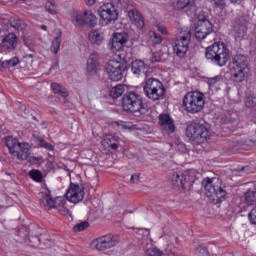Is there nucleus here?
<instances>
[{"label":"nucleus","instance_id":"obj_1","mask_svg":"<svg viewBox=\"0 0 256 256\" xmlns=\"http://www.w3.org/2000/svg\"><path fill=\"white\" fill-rule=\"evenodd\" d=\"M202 185L207 197L215 204L222 203L227 197V191L223 189V181L218 177L204 178Z\"/></svg>","mask_w":256,"mask_h":256},{"label":"nucleus","instance_id":"obj_2","mask_svg":"<svg viewBox=\"0 0 256 256\" xmlns=\"http://www.w3.org/2000/svg\"><path fill=\"white\" fill-rule=\"evenodd\" d=\"M122 107L126 113H139V115L149 113V107L143 103V97L135 92H129L123 96Z\"/></svg>","mask_w":256,"mask_h":256},{"label":"nucleus","instance_id":"obj_3","mask_svg":"<svg viewBox=\"0 0 256 256\" xmlns=\"http://www.w3.org/2000/svg\"><path fill=\"white\" fill-rule=\"evenodd\" d=\"M205 57L207 61H211L219 67H225L229 61V50L224 43L216 42L206 48Z\"/></svg>","mask_w":256,"mask_h":256},{"label":"nucleus","instance_id":"obj_4","mask_svg":"<svg viewBox=\"0 0 256 256\" xmlns=\"http://www.w3.org/2000/svg\"><path fill=\"white\" fill-rule=\"evenodd\" d=\"M40 207L49 211L51 209H57L61 215H69V208H67V199L63 196L56 197L53 200L51 196V191L41 193Z\"/></svg>","mask_w":256,"mask_h":256},{"label":"nucleus","instance_id":"obj_5","mask_svg":"<svg viewBox=\"0 0 256 256\" xmlns=\"http://www.w3.org/2000/svg\"><path fill=\"white\" fill-rule=\"evenodd\" d=\"M205 107V94L192 91L185 94L183 98V108L187 113L195 115L196 113H201Z\"/></svg>","mask_w":256,"mask_h":256},{"label":"nucleus","instance_id":"obj_6","mask_svg":"<svg viewBox=\"0 0 256 256\" xmlns=\"http://www.w3.org/2000/svg\"><path fill=\"white\" fill-rule=\"evenodd\" d=\"M6 147L10 155L17 157L19 161H27L29 155H31V145L26 142H19V140L13 136L6 137Z\"/></svg>","mask_w":256,"mask_h":256},{"label":"nucleus","instance_id":"obj_7","mask_svg":"<svg viewBox=\"0 0 256 256\" xmlns=\"http://www.w3.org/2000/svg\"><path fill=\"white\" fill-rule=\"evenodd\" d=\"M249 63L245 55H235L229 64L230 74L236 83L245 81V75H247V67Z\"/></svg>","mask_w":256,"mask_h":256},{"label":"nucleus","instance_id":"obj_8","mask_svg":"<svg viewBox=\"0 0 256 256\" xmlns=\"http://www.w3.org/2000/svg\"><path fill=\"white\" fill-rule=\"evenodd\" d=\"M143 91L150 101H161L165 98V86H163V82L159 79H147Z\"/></svg>","mask_w":256,"mask_h":256},{"label":"nucleus","instance_id":"obj_9","mask_svg":"<svg viewBox=\"0 0 256 256\" xmlns=\"http://www.w3.org/2000/svg\"><path fill=\"white\" fill-rule=\"evenodd\" d=\"M186 137L192 141V143H205L209 137H211V131L209 128L201 123L189 124L186 128Z\"/></svg>","mask_w":256,"mask_h":256},{"label":"nucleus","instance_id":"obj_10","mask_svg":"<svg viewBox=\"0 0 256 256\" xmlns=\"http://www.w3.org/2000/svg\"><path fill=\"white\" fill-rule=\"evenodd\" d=\"M189 43H191V28L182 27L174 46V52L177 57H185L187 55Z\"/></svg>","mask_w":256,"mask_h":256},{"label":"nucleus","instance_id":"obj_11","mask_svg":"<svg viewBox=\"0 0 256 256\" xmlns=\"http://www.w3.org/2000/svg\"><path fill=\"white\" fill-rule=\"evenodd\" d=\"M169 179L174 189H185L187 185L191 187L195 183V171L189 170L184 173L173 172Z\"/></svg>","mask_w":256,"mask_h":256},{"label":"nucleus","instance_id":"obj_12","mask_svg":"<svg viewBox=\"0 0 256 256\" xmlns=\"http://www.w3.org/2000/svg\"><path fill=\"white\" fill-rule=\"evenodd\" d=\"M125 69H127V64L115 59L109 60L104 66V71L110 81H121Z\"/></svg>","mask_w":256,"mask_h":256},{"label":"nucleus","instance_id":"obj_13","mask_svg":"<svg viewBox=\"0 0 256 256\" xmlns=\"http://www.w3.org/2000/svg\"><path fill=\"white\" fill-rule=\"evenodd\" d=\"M72 23L75 27H95L97 25V17L91 10L74 11L72 13Z\"/></svg>","mask_w":256,"mask_h":256},{"label":"nucleus","instance_id":"obj_14","mask_svg":"<svg viewBox=\"0 0 256 256\" xmlns=\"http://www.w3.org/2000/svg\"><path fill=\"white\" fill-rule=\"evenodd\" d=\"M98 15L103 21L104 25H109L111 23H115L119 17V13H117V8H115V4L113 3H105L98 9Z\"/></svg>","mask_w":256,"mask_h":256},{"label":"nucleus","instance_id":"obj_15","mask_svg":"<svg viewBox=\"0 0 256 256\" xmlns=\"http://www.w3.org/2000/svg\"><path fill=\"white\" fill-rule=\"evenodd\" d=\"M92 245L97 251H107V249L117 247V245H119V240L115 236L109 234L93 240Z\"/></svg>","mask_w":256,"mask_h":256},{"label":"nucleus","instance_id":"obj_16","mask_svg":"<svg viewBox=\"0 0 256 256\" xmlns=\"http://www.w3.org/2000/svg\"><path fill=\"white\" fill-rule=\"evenodd\" d=\"M129 41V35L125 32H116L113 34L110 40L109 46L111 51H121L125 47L126 43Z\"/></svg>","mask_w":256,"mask_h":256},{"label":"nucleus","instance_id":"obj_17","mask_svg":"<svg viewBox=\"0 0 256 256\" xmlns=\"http://www.w3.org/2000/svg\"><path fill=\"white\" fill-rule=\"evenodd\" d=\"M213 33V24L207 19L199 20L195 28V37L202 41L207 35Z\"/></svg>","mask_w":256,"mask_h":256},{"label":"nucleus","instance_id":"obj_18","mask_svg":"<svg viewBox=\"0 0 256 256\" xmlns=\"http://www.w3.org/2000/svg\"><path fill=\"white\" fill-rule=\"evenodd\" d=\"M85 197V192L83 191V187L77 184H71L70 188L66 193V199L70 203H79V201H83Z\"/></svg>","mask_w":256,"mask_h":256},{"label":"nucleus","instance_id":"obj_19","mask_svg":"<svg viewBox=\"0 0 256 256\" xmlns=\"http://www.w3.org/2000/svg\"><path fill=\"white\" fill-rule=\"evenodd\" d=\"M99 67H101L99 63V53L94 51L88 56L86 71L90 75H97Z\"/></svg>","mask_w":256,"mask_h":256},{"label":"nucleus","instance_id":"obj_20","mask_svg":"<svg viewBox=\"0 0 256 256\" xmlns=\"http://www.w3.org/2000/svg\"><path fill=\"white\" fill-rule=\"evenodd\" d=\"M0 49L2 51H15L17 49V35L9 33L7 36L1 39Z\"/></svg>","mask_w":256,"mask_h":256},{"label":"nucleus","instance_id":"obj_21","mask_svg":"<svg viewBox=\"0 0 256 256\" xmlns=\"http://www.w3.org/2000/svg\"><path fill=\"white\" fill-rule=\"evenodd\" d=\"M128 17L133 25H135L138 29H143L145 27V19L141 16V13L136 9L128 10Z\"/></svg>","mask_w":256,"mask_h":256},{"label":"nucleus","instance_id":"obj_22","mask_svg":"<svg viewBox=\"0 0 256 256\" xmlns=\"http://www.w3.org/2000/svg\"><path fill=\"white\" fill-rule=\"evenodd\" d=\"M159 125L164 129V131H168V133L175 132V124L173 123V119L168 114H161L159 116Z\"/></svg>","mask_w":256,"mask_h":256},{"label":"nucleus","instance_id":"obj_23","mask_svg":"<svg viewBox=\"0 0 256 256\" xmlns=\"http://www.w3.org/2000/svg\"><path fill=\"white\" fill-rule=\"evenodd\" d=\"M147 64L143 60H134L131 64V71L133 75H145L147 73Z\"/></svg>","mask_w":256,"mask_h":256},{"label":"nucleus","instance_id":"obj_24","mask_svg":"<svg viewBox=\"0 0 256 256\" xmlns=\"http://www.w3.org/2000/svg\"><path fill=\"white\" fill-rule=\"evenodd\" d=\"M88 39L92 45H103L105 36H103V32L100 30H92L88 35Z\"/></svg>","mask_w":256,"mask_h":256},{"label":"nucleus","instance_id":"obj_25","mask_svg":"<svg viewBox=\"0 0 256 256\" xmlns=\"http://www.w3.org/2000/svg\"><path fill=\"white\" fill-rule=\"evenodd\" d=\"M195 0H173L172 7L175 11H183L187 7H193Z\"/></svg>","mask_w":256,"mask_h":256},{"label":"nucleus","instance_id":"obj_26","mask_svg":"<svg viewBox=\"0 0 256 256\" xmlns=\"http://www.w3.org/2000/svg\"><path fill=\"white\" fill-rule=\"evenodd\" d=\"M51 89L54 93L61 95V97H69V90L60 84L52 83Z\"/></svg>","mask_w":256,"mask_h":256},{"label":"nucleus","instance_id":"obj_27","mask_svg":"<svg viewBox=\"0 0 256 256\" xmlns=\"http://www.w3.org/2000/svg\"><path fill=\"white\" fill-rule=\"evenodd\" d=\"M247 34V26L241 24H236L234 26V37L235 39H243L245 35Z\"/></svg>","mask_w":256,"mask_h":256},{"label":"nucleus","instance_id":"obj_28","mask_svg":"<svg viewBox=\"0 0 256 256\" xmlns=\"http://www.w3.org/2000/svg\"><path fill=\"white\" fill-rule=\"evenodd\" d=\"M123 93H125V86L118 84L110 90V97H112V99H119Z\"/></svg>","mask_w":256,"mask_h":256},{"label":"nucleus","instance_id":"obj_29","mask_svg":"<svg viewBox=\"0 0 256 256\" xmlns=\"http://www.w3.org/2000/svg\"><path fill=\"white\" fill-rule=\"evenodd\" d=\"M113 125L118 128V131H121L123 129H132V130L139 129L137 125H133L129 122H123V121H116L113 123Z\"/></svg>","mask_w":256,"mask_h":256},{"label":"nucleus","instance_id":"obj_30","mask_svg":"<svg viewBox=\"0 0 256 256\" xmlns=\"http://www.w3.org/2000/svg\"><path fill=\"white\" fill-rule=\"evenodd\" d=\"M10 25L13 29H16V31H23L25 29V23L19 18H12L10 20Z\"/></svg>","mask_w":256,"mask_h":256},{"label":"nucleus","instance_id":"obj_31","mask_svg":"<svg viewBox=\"0 0 256 256\" xmlns=\"http://www.w3.org/2000/svg\"><path fill=\"white\" fill-rule=\"evenodd\" d=\"M117 141H119V136H116L113 134H108L102 140V145H104V147H109V146H111V143H115Z\"/></svg>","mask_w":256,"mask_h":256},{"label":"nucleus","instance_id":"obj_32","mask_svg":"<svg viewBox=\"0 0 256 256\" xmlns=\"http://www.w3.org/2000/svg\"><path fill=\"white\" fill-rule=\"evenodd\" d=\"M45 9L50 15H57V4L55 3V0H48Z\"/></svg>","mask_w":256,"mask_h":256},{"label":"nucleus","instance_id":"obj_33","mask_svg":"<svg viewBox=\"0 0 256 256\" xmlns=\"http://www.w3.org/2000/svg\"><path fill=\"white\" fill-rule=\"evenodd\" d=\"M244 197L247 205H254L256 203V191L249 190L244 194Z\"/></svg>","mask_w":256,"mask_h":256},{"label":"nucleus","instance_id":"obj_34","mask_svg":"<svg viewBox=\"0 0 256 256\" xmlns=\"http://www.w3.org/2000/svg\"><path fill=\"white\" fill-rule=\"evenodd\" d=\"M61 35H58L54 38L51 45V51L56 55V53H59V49H61Z\"/></svg>","mask_w":256,"mask_h":256},{"label":"nucleus","instance_id":"obj_35","mask_svg":"<svg viewBox=\"0 0 256 256\" xmlns=\"http://www.w3.org/2000/svg\"><path fill=\"white\" fill-rule=\"evenodd\" d=\"M148 35L153 45H159L163 41L161 35L157 34L155 31H150Z\"/></svg>","mask_w":256,"mask_h":256},{"label":"nucleus","instance_id":"obj_36","mask_svg":"<svg viewBox=\"0 0 256 256\" xmlns=\"http://www.w3.org/2000/svg\"><path fill=\"white\" fill-rule=\"evenodd\" d=\"M29 175L33 181H36L37 183H41L43 181V173L39 170H31L29 172Z\"/></svg>","mask_w":256,"mask_h":256},{"label":"nucleus","instance_id":"obj_37","mask_svg":"<svg viewBox=\"0 0 256 256\" xmlns=\"http://www.w3.org/2000/svg\"><path fill=\"white\" fill-rule=\"evenodd\" d=\"M138 235H142L141 239H143V241H146V243L151 242V238H150L151 233L149 232V229H143V228L139 229Z\"/></svg>","mask_w":256,"mask_h":256},{"label":"nucleus","instance_id":"obj_38","mask_svg":"<svg viewBox=\"0 0 256 256\" xmlns=\"http://www.w3.org/2000/svg\"><path fill=\"white\" fill-rule=\"evenodd\" d=\"M88 227H89V222L87 221L80 222L74 226L73 231H75V233H81V231H85V229H87Z\"/></svg>","mask_w":256,"mask_h":256},{"label":"nucleus","instance_id":"obj_39","mask_svg":"<svg viewBox=\"0 0 256 256\" xmlns=\"http://www.w3.org/2000/svg\"><path fill=\"white\" fill-rule=\"evenodd\" d=\"M145 256H163V252L157 248H148L145 252Z\"/></svg>","mask_w":256,"mask_h":256},{"label":"nucleus","instance_id":"obj_40","mask_svg":"<svg viewBox=\"0 0 256 256\" xmlns=\"http://www.w3.org/2000/svg\"><path fill=\"white\" fill-rule=\"evenodd\" d=\"M16 65H19V58L17 57H13L10 60H5L6 69H11V67H16Z\"/></svg>","mask_w":256,"mask_h":256},{"label":"nucleus","instance_id":"obj_41","mask_svg":"<svg viewBox=\"0 0 256 256\" xmlns=\"http://www.w3.org/2000/svg\"><path fill=\"white\" fill-rule=\"evenodd\" d=\"M225 1L226 0H211V3L216 9H225V6L227 5Z\"/></svg>","mask_w":256,"mask_h":256},{"label":"nucleus","instance_id":"obj_42","mask_svg":"<svg viewBox=\"0 0 256 256\" xmlns=\"http://www.w3.org/2000/svg\"><path fill=\"white\" fill-rule=\"evenodd\" d=\"M115 7H118V9H129L131 7V3L129 0H119V4H115Z\"/></svg>","mask_w":256,"mask_h":256},{"label":"nucleus","instance_id":"obj_43","mask_svg":"<svg viewBox=\"0 0 256 256\" xmlns=\"http://www.w3.org/2000/svg\"><path fill=\"white\" fill-rule=\"evenodd\" d=\"M219 81H221V76H215L213 78H208L207 83L209 87H217Z\"/></svg>","mask_w":256,"mask_h":256},{"label":"nucleus","instance_id":"obj_44","mask_svg":"<svg viewBox=\"0 0 256 256\" xmlns=\"http://www.w3.org/2000/svg\"><path fill=\"white\" fill-rule=\"evenodd\" d=\"M195 253H196V255H201V256L209 255V252L207 251V247H205V246L196 247L195 248Z\"/></svg>","mask_w":256,"mask_h":256},{"label":"nucleus","instance_id":"obj_45","mask_svg":"<svg viewBox=\"0 0 256 256\" xmlns=\"http://www.w3.org/2000/svg\"><path fill=\"white\" fill-rule=\"evenodd\" d=\"M245 105H246V107H248L250 109L255 107V105H256L255 98H253L251 96L247 97L246 101H245Z\"/></svg>","mask_w":256,"mask_h":256},{"label":"nucleus","instance_id":"obj_46","mask_svg":"<svg viewBox=\"0 0 256 256\" xmlns=\"http://www.w3.org/2000/svg\"><path fill=\"white\" fill-rule=\"evenodd\" d=\"M41 147H44V149H47L48 151H53L55 147L51 145L49 142L42 140L40 141Z\"/></svg>","mask_w":256,"mask_h":256},{"label":"nucleus","instance_id":"obj_47","mask_svg":"<svg viewBox=\"0 0 256 256\" xmlns=\"http://www.w3.org/2000/svg\"><path fill=\"white\" fill-rule=\"evenodd\" d=\"M29 163H32L33 165H36V163H39L43 157H35V156H29L28 158Z\"/></svg>","mask_w":256,"mask_h":256},{"label":"nucleus","instance_id":"obj_48","mask_svg":"<svg viewBox=\"0 0 256 256\" xmlns=\"http://www.w3.org/2000/svg\"><path fill=\"white\" fill-rule=\"evenodd\" d=\"M156 29L162 33V35H167V28L165 26H163V24H158L156 26Z\"/></svg>","mask_w":256,"mask_h":256},{"label":"nucleus","instance_id":"obj_49","mask_svg":"<svg viewBox=\"0 0 256 256\" xmlns=\"http://www.w3.org/2000/svg\"><path fill=\"white\" fill-rule=\"evenodd\" d=\"M159 61H161V56L159 55V53H154L151 57V62L158 63Z\"/></svg>","mask_w":256,"mask_h":256},{"label":"nucleus","instance_id":"obj_50","mask_svg":"<svg viewBox=\"0 0 256 256\" xmlns=\"http://www.w3.org/2000/svg\"><path fill=\"white\" fill-rule=\"evenodd\" d=\"M131 183H139L141 181V177L139 174H133L130 178Z\"/></svg>","mask_w":256,"mask_h":256},{"label":"nucleus","instance_id":"obj_51","mask_svg":"<svg viewBox=\"0 0 256 256\" xmlns=\"http://www.w3.org/2000/svg\"><path fill=\"white\" fill-rule=\"evenodd\" d=\"M85 3L88 5V7H93V5L97 3V0H85Z\"/></svg>","mask_w":256,"mask_h":256},{"label":"nucleus","instance_id":"obj_52","mask_svg":"<svg viewBox=\"0 0 256 256\" xmlns=\"http://www.w3.org/2000/svg\"><path fill=\"white\" fill-rule=\"evenodd\" d=\"M108 147H111L112 149H119V144L117 142H113V143H110V146Z\"/></svg>","mask_w":256,"mask_h":256},{"label":"nucleus","instance_id":"obj_53","mask_svg":"<svg viewBox=\"0 0 256 256\" xmlns=\"http://www.w3.org/2000/svg\"><path fill=\"white\" fill-rule=\"evenodd\" d=\"M35 57L33 54H25L24 59H33Z\"/></svg>","mask_w":256,"mask_h":256},{"label":"nucleus","instance_id":"obj_54","mask_svg":"<svg viewBox=\"0 0 256 256\" xmlns=\"http://www.w3.org/2000/svg\"><path fill=\"white\" fill-rule=\"evenodd\" d=\"M1 69H6V66H5V61L0 60V70Z\"/></svg>","mask_w":256,"mask_h":256},{"label":"nucleus","instance_id":"obj_55","mask_svg":"<svg viewBox=\"0 0 256 256\" xmlns=\"http://www.w3.org/2000/svg\"><path fill=\"white\" fill-rule=\"evenodd\" d=\"M110 1H111L112 5H116V4L119 5V0H110Z\"/></svg>","mask_w":256,"mask_h":256},{"label":"nucleus","instance_id":"obj_56","mask_svg":"<svg viewBox=\"0 0 256 256\" xmlns=\"http://www.w3.org/2000/svg\"><path fill=\"white\" fill-rule=\"evenodd\" d=\"M232 3H241V0H230Z\"/></svg>","mask_w":256,"mask_h":256},{"label":"nucleus","instance_id":"obj_57","mask_svg":"<svg viewBox=\"0 0 256 256\" xmlns=\"http://www.w3.org/2000/svg\"><path fill=\"white\" fill-rule=\"evenodd\" d=\"M41 29H43V31H47V27L45 25H41Z\"/></svg>","mask_w":256,"mask_h":256}]
</instances>
